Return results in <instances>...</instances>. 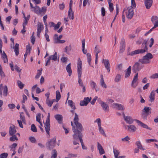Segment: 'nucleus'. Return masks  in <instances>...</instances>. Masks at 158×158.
<instances>
[{"label": "nucleus", "instance_id": "1", "mask_svg": "<svg viewBox=\"0 0 158 158\" xmlns=\"http://www.w3.org/2000/svg\"><path fill=\"white\" fill-rule=\"evenodd\" d=\"M123 116L125 121L127 123L132 124L134 121H135L139 126L151 130V129L146 124L143 123L139 120L136 119H133L131 117L129 116H125L124 113H123Z\"/></svg>", "mask_w": 158, "mask_h": 158}, {"label": "nucleus", "instance_id": "2", "mask_svg": "<svg viewBox=\"0 0 158 158\" xmlns=\"http://www.w3.org/2000/svg\"><path fill=\"white\" fill-rule=\"evenodd\" d=\"M74 124L76 126V127L74 126L73 127V130L74 134L73 135V136L75 139H77V135H78V137L81 134L82 136H83L81 132L83 131V129L82 125L80 123Z\"/></svg>", "mask_w": 158, "mask_h": 158}, {"label": "nucleus", "instance_id": "3", "mask_svg": "<svg viewBox=\"0 0 158 158\" xmlns=\"http://www.w3.org/2000/svg\"><path fill=\"white\" fill-rule=\"evenodd\" d=\"M147 40H144L142 44V46L143 48V49H137L134 51L131 52L128 54V55L133 56L135 55L139 54H142L145 52H148V48H147Z\"/></svg>", "mask_w": 158, "mask_h": 158}, {"label": "nucleus", "instance_id": "4", "mask_svg": "<svg viewBox=\"0 0 158 158\" xmlns=\"http://www.w3.org/2000/svg\"><path fill=\"white\" fill-rule=\"evenodd\" d=\"M153 57V55L150 53H147L143 56L142 58L139 59V61L142 64H148L150 62V60Z\"/></svg>", "mask_w": 158, "mask_h": 158}, {"label": "nucleus", "instance_id": "5", "mask_svg": "<svg viewBox=\"0 0 158 158\" xmlns=\"http://www.w3.org/2000/svg\"><path fill=\"white\" fill-rule=\"evenodd\" d=\"M125 11L127 18L128 19H131L132 18L134 13L133 7L132 6H130L127 9L125 8L123 10V13Z\"/></svg>", "mask_w": 158, "mask_h": 158}, {"label": "nucleus", "instance_id": "6", "mask_svg": "<svg viewBox=\"0 0 158 158\" xmlns=\"http://www.w3.org/2000/svg\"><path fill=\"white\" fill-rule=\"evenodd\" d=\"M56 143V138H54L47 142L46 144V147L48 149L51 150L55 146Z\"/></svg>", "mask_w": 158, "mask_h": 158}, {"label": "nucleus", "instance_id": "7", "mask_svg": "<svg viewBox=\"0 0 158 158\" xmlns=\"http://www.w3.org/2000/svg\"><path fill=\"white\" fill-rule=\"evenodd\" d=\"M142 64L137 62H136L132 67V70L133 72L135 73L136 72L140 70L143 67Z\"/></svg>", "mask_w": 158, "mask_h": 158}, {"label": "nucleus", "instance_id": "8", "mask_svg": "<svg viewBox=\"0 0 158 158\" xmlns=\"http://www.w3.org/2000/svg\"><path fill=\"white\" fill-rule=\"evenodd\" d=\"M77 73L78 74V77H81L82 74V61L79 58L78 59L77 63Z\"/></svg>", "mask_w": 158, "mask_h": 158}, {"label": "nucleus", "instance_id": "9", "mask_svg": "<svg viewBox=\"0 0 158 158\" xmlns=\"http://www.w3.org/2000/svg\"><path fill=\"white\" fill-rule=\"evenodd\" d=\"M138 73H137L134 77L132 81L131 85L134 88H135L138 85Z\"/></svg>", "mask_w": 158, "mask_h": 158}, {"label": "nucleus", "instance_id": "10", "mask_svg": "<svg viewBox=\"0 0 158 158\" xmlns=\"http://www.w3.org/2000/svg\"><path fill=\"white\" fill-rule=\"evenodd\" d=\"M53 40L55 44H63L65 42L64 40H60V39L58 38V35L56 34H55L53 36Z\"/></svg>", "mask_w": 158, "mask_h": 158}, {"label": "nucleus", "instance_id": "11", "mask_svg": "<svg viewBox=\"0 0 158 158\" xmlns=\"http://www.w3.org/2000/svg\"><path fill=\"white\" fill-rule=\"evenodd\" d=\"M91 98L89 97L85 98L83 101H81L80 102V104L81 106H87L88 104L91 100Z\"/></svg>", "mask_w": 158, "mask_h": 158}, {"label": "nucleus", "instance_id": "12", "mask_svg": "<svg viewBox=\"0 0 158 158\" xmlns=\"http://www.w3.org/2000/svg\"><path fill=\"white\" fill-rule=\"evenodd\" d=\"M152 21L154 24L153 28H155L158 27V17L156 16H153L152 17Z\"/></svg>", "mask_w": 158, "mask_h": 158}, {"label": "nucleus", "instance_id": "13", "mask_svg": "<svg viewBox=\"0 0 158 158\" xmlns=\"http://www.w3.org/2000/svg\"><path fill=\"white\" fill-rule=\"evenodd\" d=\"M102 62L104 63L106 68L107 69L108 73L110 71V64L109 61L108 60L103 59Z\"/></svg>", "mask_w": 158, "mask_h": 158}, {"label": "nucleus", "instance_id": "14", "mask_svg": "<svg viewBox=\"0 0 158 158\" xmlns=\"http://www.w3.org/2000/svg\"><path fill=\"white\" fill-rule=\"evenodd\" d=\"M100 104L102 106V109L106 112L109 111V108L108 105L106 103L102 101H101Z\"/></svg>", "mask_w": 158, "mask_h": 158}, {"label": "nucleus", "instance_id": "15", "mask_svg": "<svg viewBox=\"0 0 158 158\" xmlns=\"http://www.w3.org/2000/svg\"><path fill=\"white\" fill-rule=\"evenodd\" d=\"M44 28V26L43 24L39 22L37 24V35L38 37H40V32Z\"/></svg>", "mask_w": 158, "mask_h": 158}, {"label": "nucleus", "instance_id": "16", "mask_svg": "<svg viewBox=\"0 0 158 158\" xmlns=\"http://www.w3.org/2000/svg\"><path fill=\"white\" fill-rule=\"evenodd\" d=\"M125 47V40L124 39H121V42L120 44V52H123L124 50Z\"/></svg>", "mask_w": 158, "mask_h": 158}, {"label": "nucleus", "instance_id": "17", "mask_svg": "<svg viewBox=\"0 0 158 158\" xmlns=\"http://www.w3.org/2000/svg\"><path fill=\"white\" fill-rule=\"evenodd\" d=\"M112 105L114 108L119 110H124L123 106L121 104L114 103H113Z\"/></svg>", "mask_w": 158, "mask_h": 158}, {"label": "nucleus", "instance_id": "18", "mask_svg": "<svg viewBox=\"0 0 158 158\" xmlns=\"http://www.w3.org/2000/svg\"><path fill=\"white\" fill-rule=\"evenodd\" d=\"M125 127L126 128L127 127H128V130L130 132H134L137 129L136 127L133 125L126 126Z\"/></svg>", "mask_w": 158, "mask_h": 158}, {"label": "nucleus", "instance_id": "19", "mask_svg": "<svg viewBox=\"0 0 158 158\" xmlns=\"http://www.w3.org/2000/svg\"><path fill=\"white\" fill-rule=\"evenodd\" d=\"M153 1L152 0H145L144 4L146 8L149 9L152 5Z\"/></svg>", "mask_w": 158, "mask_h": 158}, {"label": "nucleus", "instance_id": "20", "mask_svg": "<svg viewBox=\"0 0 158 158\" xmlns=\"http://www.w3.org/2000/svg\"><path fill=\"white\" fill-rule=\"evenodd\" d=\"M16 132V131L14 126L10 127L9 130V134L10 135H14Z\"/></svg>", "mask_w": 158, "mask_h": 158}, {"label": "nucleus", "instance_id": "21", "mask_svg": "<svg viewBox=\"0 0 158 158\" xmlns=\"http://www.w3.org/2000/svg\"><path fill=\"white\" fill-rule=\"evenodd\" d=\"M55 118L58 122L60 123H62L63 120V117L61 115L57 114L55 116Z\"/></svg>", "mask_w": 158, "mask_h": 158}, {"label": "nucleus", "instance_id": "22", "mask_svg": "<svg viewBox=\"0 0 158 158\" xmlns=\"http://www.w3.org/2000/svg\"><path fill=\"white\" fill-rule=\"evenodd\" d=\"M50 122L46 121L45 128L46 131L48 134L49 135V131H50Z\"/></svg>", "mask_w": 158, "mask_h": 158}, {"label": "nucleus", "instance_id": "23", "mask_svg": "<svg viewBox=\"0 0 158 158\" xmlns=\"http://www.w3.org/2000/svg\"><path fill=\"white\" fill-rule=\"evenodd\" d=\"M155 91L152 90L149 96V101L151 102H152L154 100L155 98Z\"/></svg>", "mask_w": 158, "mask_h": 158}, {"label": "nucleus", "instance_id": "24", "mask_svg": "<svg viewBox=\"0 0 158 158\" xmlns=\"http://www.w3.org/2000/svg\"><path fill=\"white\" fill-rule=\"evenodd\" d=\"M98 149L99 151V154L102 155L105 153V151L101 144L98 142L97 143Z\"/></svg>", "mask_w": 158, "mask_h": 158}, {"label": "nucleus", "instance_id": "25", "mask_svg": "<svg viewBox=\"0 0 158 158\" xmlns=\"http://www.w3.org/2000/svg\"><path fill=\"white\" fill-rule=\"evenodd\" d=\"M68 16L70 19H73L74 18V15L72 9L70 8H69V10L68 11Z\"/></svg>", "mask_w": 158, "mask_h": 158}, {"label": "nucleus", "instance_id": "26", "mask_svg": "<svg viewBox=\"0 0 158 158\" xmlns=\"http://www.w3.org/2000/svg\"><path fill=\"white\" fill-rule=\"evenodd\" d=\"M46 10V8L45 7H43L41 9H40V10H38V11H36V14L38 15H40L42 13H43V14H45Z\"/></svg>", "mask_w": 158, "mask_h": 158}, {"label": "nucleus", "instance_id": "27", "mask_svg": "<svg viewBox=\"0 0 158 158\" xmlns=\"http://www.w3.org/2000/svg\"><path fill=\"white\" fill-rule=\"evenodd\" d=\"M131 71V66L129 67L127 69L125 70V78L128 77L130 76Z\"/></svg>", "mask_w": 158, "mask_h": 158}, {"label": "nucleus", "instance_id": "28", "mask_svg": "<svg viewBox=\"0 0 158 158\" xmlns=\"http://www.w3.org/2000/svg\"><path fill=\"white\" fill-rule=\"evenodd\" d=\"M68 104L73 110L76 109L75 104L72 100H69L68 102Z\"/></svg>", "mask_w": 158, "mask_h": 158}, {"label": "nucleus", "instance_id": "29", "mask_svg": "<svg viewBox=\"0 0 158 158\" xmlns=\"http://www.w3.org/2000/svg\"><path fill=\"white\" fill-rule=\"evenodd\" d=\"M8 93V88L6 85H5L3 87L2 89V95L4 97H6Z\"/></svg>", "mask_w": 158, "mask_h": 158}, {"label": "nucleus", "instance_id": "30", "mask_svg": "<svg viewBox=\"0 0 158 158\" xmlns=\"http://www.w3.org/2000/svg\"><path fill=\"white\" fill-rule=\"evenodd\" d=\"M71 64L70 63L66 66V69L67 72L69 73V76H71L72 73V71L71 68Z\"/></svg>", "mask_w": 158, "mask_h": 158}, {"label": "nucleus", "instance_id": "31", "mask_svg": "<svg viewBox=\"0 0 158 158\" xmlns=\"http://www.w3.org/2000/svg\"><path fill=\"white\" fill-rule=\"evenodd\" d=\"M82 135L81 134L79 136V137H78L79 139L80 142L81 143V145L82 146V148L83 149H87V148L84 146V144L83 142V140L82 139Z\"/></svg>", "mask_w": 158, "mask_h": 158}, {"label": "nucleus", "instance_id": "32", "mask_svg": "<svg viewBox=\"0 0 158 158\" xmlns=\"http://www.w3.org/2000/svg\"><path fill=\"white\" fill-rule=\"evenodd\" d=\"M19 44L17 43H16L15 47L13 48H14V52H15V55L17 56L19 54Z\"/></svg>", "mask_w": 158, "mask_h": 158}, {"label": "nucleus", "instance_id": "33", "mask_svg": "<svg viewBox=\"0 0 158 158\" xmlns=\"http://www.w3.org/2000/svg\"><path fill=\"white\" fill-rule=\"evenodd\" d=\"M94 51L95 53V56H98V54L99 53L101 52V50L100 48L97 45L95 48Z\"/></svg>", "mask_w": 158, "mask_h": 158}, {"label": "nucleus", "instance_id": "34", "mask_svg": "<svg viewBox=\"0 0 158 158\" xmlns=\"http://www.w3.org/2000/svg\"><path fill=\"white\" fill-rule=\"evenodd\" d=\"M57 156V153L56 150L53 149L52 151V155L51 158H56Z\"/></svg>", "mask_w": 158, "mask_h": 158}, {"label": "nucleus", "instance_id": "35", "mask_svg": "<svg viewBox=\"0 0 158 158\" xmlns=\"http://www.w3.org/2000/svg\"><path fill=\"white\" fill-rule=\"evenodd\" d=\"M82 50L83 53L84 54H86L87 52V50H85V39L83 40L82 41Z\"/></svg>", "mask_w": 158, "mask_h": 158}, {"label": "nucleus", "instance_id": "36", "mask_svg": "<svg viewBox=\"0 0 158 158\" xmlns=\"http://www.w3.org/2000/svg\"><path fill=\"white\" fill-rule=\"evenodd\" d=\"M49 57L52 60L56 61L57 57V53L56 52L54 55L50 56Z\"/></svg>", "mask_w": 158, "mask_h": 158}, {"label": "nucleus", "instance_id": "37", "mask_svg": "<svg viewBox=\"0 0 158 158\" xmlns=\"http://www.w3.org/2000/svg\"><path fill=\"white\" fill-rule=\"evenodd\" d=\"M72 47L71 45L66 46L65 48V52L68 54H69V52L71 50Z\"/></svg>", "mask_w": 158, "mask_h": 158}, {"label": "nucleus", "instance_id": "38", "mask_svg": "<svg viewBox=\"0 0 158 158\" xmlns=\"http://www.w3.org/2000/svg\"><path fill=\"white\" fill-rule=\"evenodd\" d=\"M60 94L59 91H56V102H58L60 99Z\"/></svg>", "mask_w": 158, "mask_h": 158}, {"label": "nucleus", "instance_id": "39", "mask_svg": "<svg viewBox=\"0 0 158 158\" xmlns=\"http://www.w3.org/2000/svg\"><path fill=\"white\" fill-rule=\"evenodd\" d=\"M121 79V76L119 74H117L116 75L114 81L116 82H118Z\"/></svg>", "mask_w": 158, "mask_h": 158}, {"label": "nucleus", "instance_id": "40", "mask_svg": "<svg viewBox=\"0 0 158 158\" xmlns=\"http://www.w3.org/2000/svg\"><path fill=\"white\" fill-rule=\"evenodd\" d=\"M98 130L101 133V134H102L104 136H106V134L104 132V131L103 128L101 127V125L98 126Z\"/></svg>", "mask_w": 158, "mask_h": 158}, {"label": "nucleus", "instance_id": "41", "mask_svg": "<svg viewBox=\"0 0 158 158\" xmlns=\"http://www.w3.org/2000/svg\"><path fill=\"white\" fill-rule=\"evenodd\" d=\"M79 121V118L78 115L76 113H75V117L74 118L73 121L74 124H76V123H79L78 122Z\"/></svg>", "mask_w": 158, "mask_h": 158}, {"label": "nucleus", "instance_id": "42", "mask_svg": "<svg viewBox=\"0 0 158 158\" xmlns=\"http://www.w3.org/2000/svg\"><path fill=\"white\" fill-rule=\"evenodd\" d=\"M135 144L139 149H142L143 150H145V149L143 148L142 146L140 141H138L136 142Z\"/></svg>", "mask_w": 158, "mask_h": 158}, {"label": "nucleus", "instance_id": "43", "mask_svg": "<svg viewBox=\"0 0 158 158\" xmlns=\"http://www.w3.org/2000/svg\"><path fill=\"white\" fill-rule=\"evenodd\" d=\"M88 62L89 63V65L91 66L90 62L91 61V55L89 53H88L86 54Z\"/></svg>", "mask_w": 158, "mask_h": 158}, {"label": "nucleus", "instance_id": "44", "mask_svg": "<svg viewBox=\"0 0 158 158\" xmlns=\"http://www.w3.org/2000/svg\"><path fill=\"white\" fill-rule=\"evenodd\" d=\"M90 84L93 89H94L96 86V84L95 83L92 81H90Z\"/></svg>", "mask_w": 158, "mask_h": 158}, {"label": "nucleus", "instance_id": "45", "mask_svg": "<svg viewBox=\"0 0 158 158\" xmlns=\"http://www.w3.org/2000/svg\"><path fill=\"white\" fill-rule=\"evenodd\" d=\"M30 17V15H27V18L26 19H24V20L23 25H26L27 24L28 21Z\"/></svg>", "mask_w": 158, "mask_h": 158}, {"label": "nucleus", "instance_id": "46", "mask_svg": "<svg viewBox=\"0 0 158 158\" xmlns=\"http://www.w3.org/2000/svg\"><path fill=\"white\" fill-rule=\"evenodd\" d=\"M151 109L150 107H145L144 109L143 110V111L146 114H148L149 111Z\"/></svg>", "mask_w": 158, "mask_h": 158}, {"label": "nucleus", "instance_id": "47", "mask_svg": "<svg viewBox=\"0 0 158 158\" xmlns=\"http://www.w3.org/2000/svg\"><path fill=\"white\" fill-rule=\"evenodd\" d=\"M100 84L102 87H103L105 88H107V86L104 81L103 79L102 78V79H101Z\"/></svg>", "mask_w": 158, "mask_h": 158}, {"label": "nucleus", "instance_id": "48", "mask_svg": "<svg viewBox=\"0 0 158 158\" xmlns=\"http://www.w3.org/2000/svg\"><path fill=\"white\" fill-rule=\"evenodd\" d=\"M42 69L41 68V70L40 71L39 70H38V72L37 73L35 77V78L36 79H37L40 77V76L42 74Z\"/></svg>", "mask_w": 158, "mask_h": 158}, {"label": "nucleus", "instance_id": "49", "mask_svg": "<svg viewBox=\"0 0 158 158\" xmlns=\"http://www.w3.org/2000/svg\"><path fill=\"white\" fill-rule=\"evenodd\" d=\"M113 152L115 158H117L120 153L119 151L116 149H114Z\"/></svg>", "mask_w": 158, "mask_h": 158}, {"label": "nucleus", "instance_id": "50", "mask_svg": "<svg viewBox=\"0 0 158 158\" xmlns=\"http://www.w3.org/2000/svg\"><path fill=\"white\" fill-rule=\"evenodd\" d=\"M2 54V57L4 59V62H6V61H7V57L6 55V54L5 53V52L3 51V52H2V53H1Z\"/></svg>", "mask_w": 158, "mask_h": 158}, {"label": "nucleus", "instance_id": "51", "mask_svg": "<svg viewBox=\"0 0 158 158\" xmlns=\"http://www.w3.org/2000/svg\"><path fill=\"white\" fill-rule=\"evenodd\" d=\"M10 138V140L11 141H14L15 140H18V139L15 135H13Z\"/></svg>", "mask_w": 158, "mask_h": 158}, {"label": "nucleus", "instance_id": "52", "mask_svg": "<svg viewBox=\"0 0 158 158\" xmlns=\"http://www.w3.org/2000/svg\"><path fill=\"white\" fill-rule=\"evenodd\" d=\"M31 130L33 132H37L36 128L34 124H32L31 125Z\"/></svg>", "mask_w": 158, "mask_h": 158}, {"label": "nucleus", "instance_id": "53", "mask_svg": "<svg viewBox=\"0 0 158 158\" xmlns=\"http://www.w3.org/2000/svg\"><path fill=\"white\" fill-rule=\"evenodd\" d=\"M130 139V138L128 136H127L121 139L122 141L123 142H128Z\"/></svg>", "mask_w": 158, "mask_h": 158}, {"label": "nucleus", "instance_id": "54", "mask_svg": "<svg viewBox=\"0 0 158 158\" xmlns=\"http://www.w3.org/2000/svg\"><path fill=\"white\" fill-rule=\"evenodd\" d=\"M109 9L110 11L111 12L114 10L113 4L112 3L109 4Z\"/></svg>", "mask_w": 158, "mask_h": 158}, {"label": "nucleus", "instance_id": "55", "mask_svg": "<svg viewBox=\"0 0 158 158\" xmlns=\"http://www.w3.org/2000/svg\"><path fill=\"white\" fill-rule=\"evenodd\" d=\"M26 53L27 54L29 53V54H30V52L31 50V48L29 45H27L26 47Z\"/></svg>", "mask_w": 158, "mask_h": 158}, {"label": "nucleus", "instance_id": "56", "mask_svg": "<svg viewBox=\"0 0 158 158\" xmlns=\"http://www.w3.org/2000/svg\"><path fill=\"white\" fill-rule=\"evenodd\" d=\"M18 84L19 88L21 89H22L24 87V85L22 84V82L19 81H18Z\"/></svg>", "mask_w": 158, "mask_h": 158}, {"label": "nucleus", "instance_id": "57", "mask_svg": "<svg viewBox=\"0 0 158 158\" xmlns=\"http://www.w3.org/2000/svg\"><path fill=\"white\" fill-rule=\"evenodd\" d=\"M46 103L50 107H51L53 104V102L50 100L49 99L46 100Z\"/></svg>", "mask_w": 158, "mask_h": 158}, {"label": "nucleus", "instance_id": "58", "mask_svg": "<svg viewBox=\"0 0 158 158\" xmlns=\"http://www.w3.org/2000/svg\"><path fill=\"white\" fill-rule=\"evenodd\" d=\"M151 79H155L158 78V73H156L152 75L151 76L149 77Z\"/></svg>", "mask_w": 158, "mask_h": 158}, {"label": "nucleus", "instance_id": "59", "mask_svg": "<svg viewBox=\"0 0 158 158\" xmlns=\"http://www.w3.org/2000/svg\"><path fill=\"white\" fill-rule=\"evenodd\" d=\"M41 118V114L40 113H38L36 115V121L38 122H39L40 121Z\"/></svg>", "mask_w": 158, "mask_h": 158}, {"label": "nucleus", "instance_id": "60", "mask_svg": "<svg viewBox=\"0 0 158 158\" xmlns=\"http://www.w3.org/2000/svg\"><path fill=\"white\" fill-rule=\"evenodd\" d=\"M81 77H78V83L79 84V85L81 87V86H83L84 85H83V83L82 80L81 79Z\"/></svg>", "mask_w": 158, "mask_h": 158}, {"label": "nucleus", "instance_id": "61", "mask_svg": "<svg viewBox=\"0 0 158 158\" xmlns=\"http://www.w3.org/2000/svg\"><path fill=\"white\" fill-rule=\"evenodd\" d=\"M34 32L33 33V34L31 36V42L32 43V44H34L35 42V38L33 35Z\"/></svg>", "mask_w": 158, "mask_h": 158}, {"label": "nucleus", "instance_id": "62", "mask_svg": "<svg viewBox=\"0 0 158 158\" xmlns=\"http://www.w3.org/2000/svg\"><path fill=\"white\" fill-rule=\"evenodd\" d=\"M29 139L31 143H35L36 142V140L34 137L32 136L30 137Z\"/></svg>", "mask_w": 158, "mask_h": 158}, {"label": "nucleus", "instance_id": "63", "mask_svg": "<svg viewBox=\"0 0 158 158\" xmlns=\"http://www.w3.org/2000/svg\"><path fill=\"white\" fill-rule=\"evenodd\" d=\"M61 60L62 62L65 63L68 60V58L67 57L63 56L61 58Z\"/></svg>", "mask_w": 158, "mask_h": 158}, {"label": "nucleus", "instance_id": "64", "mask_svg": "<svg viewBox=\"0 0 158 158\" xmlns=\"http://www.w3.org/2000/svg\"><path fill=\"white\" fill-rule=\"evenodd\" d=\"M8 155V154L7 153H3L0 155V157L1 158H6Z\"/></svg>", "mask_w": 158, "mask_h": 158}]
</instances>
